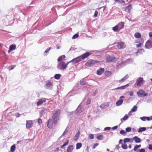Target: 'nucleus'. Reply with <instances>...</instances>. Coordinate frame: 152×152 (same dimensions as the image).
I'll list each match as a JSON object with an SVG mask.
<instances>
[{
    "mask_svg": "<svg viewBox=\"0 0 152 152\" xmlns=\"http://www.w3.org/2000/svg\"><path fill=\"white\" fill-rule=\"evenodd\" d=\"M61 111L58 109L56 110L53 114L52 116V120L54 124H56L57 123V122L59 118Z\"/></svg>",
    "mask_w": 152,
    "mask_h": 152,
    "instance_id": "f257e3e1",
    "label": "nucleus"
},
{
    "mask_svg": "<svg viewBox=\"0 0 152 152\" xmlns=\"http://www.w3.org/2000/svg\"><path fill=\"white\" fill-rule=\"evenodd\" d=\"M69 64V62L66 64L65 62L62 61L58 64L57 68L58 69L61 70L65 69Z\"/></svg>",
    "mask_w": 152,
    "mask_h": 152,
    "instance_id": "f03ea898",
    "label": "nucleus"
},
{
    "mask_svg": "<svg viewBox=\"0 0 152 152\" xmlns=\"http://www.w3.org/2000/svg\"><path fill=\"white\" fill-rule=\"evenodd\" d=\"M99 61H94L93 60H89L86 64V66H91L96 63H99Z\"/></svg>",
    "mask_w": 152,
    "mask_h": 152,
    "instance_id": "7ed1b4c3",
    "label": "nucleus"
},
{
    "mask_svg": "<svg viewBox=\"0 0 152 152\" xmlns=\"http://www.w3.org/2000/svg\"><path fill=\"white\" fill-rule=\"evenodd\" d=\"M137 94L139 97H143L148 95V94L146 93L142 89L139 90L137 92Z\"/></svg>",
    "mask_w": 152,
    "mask_h": 152,
    "instance_id": "20e7f679",
    "label": "nucleus"
},
{
    "mask_svg": "<svg viewBox=\"0 0 152 152\" xmlns=\"http://www.w3.org/2000/svg\"><path fill=\"white\" fill-rule=\"evenodd\" d=\"M144 80L143 78L140 77L137 79L136 84L137 86L140 87L142 86Z\"/></svg>",
    "mask_w": 152,
    "mask_h": 152,
    "instance_id": "39448f33",
    "label": "nucleus"
},
{
    "mask_svg": "<svg viewBox=\"0 0 152 152\" xmlns=\"http://www.w3.org/2000/svg\"><path fill=\"white\" fill-rule=\"evenodd\" d=\"M126 46L125 43L122 41H120L117 43V47L119 49L124 48Z\"/></svg>",
    "mask_w": 152,
    "mask_h": 152,
    "instance_id": "423d86ee",
    "label": "nucleus"
},
{
    "mask_svg": "<svg viewBox=\"0 0 152 152\" xmlns=\"http://www.w3.org/2000/svg\"><path fill=\"white\" fill-rule=\"evenodd\" d=\"M145 47L146 48L150 49L152 48V42L148 40L146 42L145 45Z\"/></svg>",
    "mask_w": 152,
    "mask_h": 152,
    "instance_id": "0eeeda50",
    "label": "nucleus"
},
{
    "mask_svg": "<svg viewBox=\"0 0 152 152\" xmlns=\"http://www.w3.org/2000/svg\"><path fill=\"white\" fill-rule=\"evenodd\" d=\"M54 122L50 119H49L47 123V125L49 129H51L53 128Z\"/></svg>",
    "mask_w": 152,
    "mask_h": 152,
    "instance_id": "6e6552de",
    "label": "nucleus"
},
{
    "mask_svg": "<svg viewBox=\"0 0 152 152\" xmlns=\"http://www.w3.org/2000/svg\"><path fill=\"white\" fill-rule=\"evenodd\" d=\"M91 54V53L87 52L84 54H82L81 56V59L83 60L85 59V58H87L88 56Z\"/></svg>",
    "mask_w": 152,
    "mask_h": 152,
    "instance_id": "1a4fd4ad",
    "label": "nucleus"
},
{
    "mask_svg": "<svg viewBox=\"0 0 152 152\" xmlns=\"http://www.w3.org/2000/svg\"><path fill=\"white\" fill-rule=\"evenodd\" d=\"M53 86V84L52 82L50 81L48 82L46 84L45 87L47 89H50L52 88Z\"/></svg>",
    "mask_w": 152,
    "mask_h": 152,
    "instance_id": "9d476101",
    "label": "nucleus"
},
{
    "mask_svg": "<svg viewBox=\"0 0 152 152\" xmlns=\"http://www.w3.org/2000/svg\"><path fill=\"white\" fill-rule=\"evenodd\" d=\"M115 58L108 56L107 58L106 61L108 62H113L115 61Z\"/></svg>",
    "mask_w": 152,
    "mask_h": 152,
    "instance_id": "9b49d317",
    "label": "nucleus"
},
{
    "mask_svg": "<svg viewBox=\"0 0 152 152\" xmlns=\"http://www.w3.org/2000/svg\"><path fill=\"white\" fill-rule=\"evenodd\" d=\"M46 102V99L44 98H42L41 99H39V101L37 102V106L41 105L43 103V102Z\"/></svg>",
    "mask_w": 152,
    "mask_h": 152,
    "instance_id": "f8f14e48",
    "label": "nucleus"
},
{
    "mask_svg": "<svg viewBox=\"0 0 152 152\" xmlns=\"http://www.w3.org/2000/svg\"><path fill=\"white\" fill-rule=\"evenodd\" d=\"M104 69L101 68L97 70L96 73L97 75H100L104 72Z\"/></svg>",
    "mask_w": 152,
    "mask_h": 152,
    "instance_id": "ddd939ff",
    "label": "nucleus"
},
{
    "mask_svg": "<svg viewBox=\"0 0 152 152\" xmlns=\"http://www.w3.org/2000/svg\"><path fill=\"white\" fill-rule=\"evenodd\" d=\"M33 125L32 121H27L26 124V127L27 128H30Z\"/></svg>",
    "mask_w": 152,
    "mask_h": 152,
    "instance_id": "4468645a",
    "label": "nucleus"
},
{
    "mask_svg": "<svg viewBox=\"0 0 152 152\" xmlns=\"http://www.w3.org/2000/svg\"><path fill=\"white\" fill-rule=\"evenodd\" d=\"M16 48V46L15 45H11L10 46L9 49L8 51V53H9L12 50H15Z\"/></svg>",
    "mask_w": 152,
    "mask_h": 152,
    "instance_id": "2eb2a0df",
    "label": "nucleus"
},
{
    "mask_svg": "<svg viewBox=\"0 0 152 152\" xmlns=\"http://www.w3.org/2000/svg\"><path fill=\"white\" fill-rule=\"evenodd\" d=\"M117 25L119 28V30H120L124 28V22H120Z\"/></svg>",
    "mask_w": 152,
    "mask_h": 152,
    "instance_id": "dca6fc26",
    "label": "nucleus"
},
{
    "mask_svg": "<svg viewBox=\"0 0 152 152\" xmlns=\"http://www.w3.org/2000/svg\"><path fill=\"white\" fill-rule=\"evenodd\" d=\"M136 143H140L141 141V139L137 136H135L132 138Z\"/></svg>",
    "mask_w": 152,
    "mask_h": 152,
    "instance_id": "f3484780",
    "label": "nucleus"
},
{
    "mask_svg": "<svg viewBox=\"0 0 152 152\" xmlns=\"http://www.w3.org/2000/svg\"><path fill=\"white\" fill-rule=\"evenodd\" d=\"M82 111V108L80 106H79L76 110L75 112L77 114L78 113H80Z\"/></svg>",
    "mask_w": 152,
    "mask_h": 152,
    "instance_id": "a211bd4d",
    "label": "nucleus"
},
{
    "mask_svg": "<svg viewBox=\"0 0 152 152\" xmlns=\"http://www.w3.org/2000/svg\"><path fill=\"white\" fill-rule=\"evenodd\" d=\"M132 9L131 5L130 4L126 7L125 8V11L127 12H130Z\"/></svg>",
    "mask_w": 152,
    "mask_h": 152,
    "instance_id": "6ab92c4d",
    "label": "nucleus"
},
{
    "mask_svg": "<svg viewBox=\"0 0 152 152\" xmlns=\"http://www.w3.org/2000/svg\"><path fill=\"white\" fill-rule=\"evenodd\" d=\"M74 149L73 145H69L67 149V152H72Z\"/></svg>",
    "mask_w": 152,
    "mask_h": 152,
    "instance_id": "aec40b11",
    "label": "nucleus"
},
{
    "mask_svg": "<svg viewBox=\"0 0 152 152\" xmlns=\"http://www.w3.org/2000/svg\"><path fill=\"white\" fill-rule=\"evenodd\" d=\"M65 58V56L64 55H62L58 58L57 61L58 62L61 61L62 60L64 59Z\"/></svg>",
    "mask_w": 152,
    "mask_h": 152,
    "instance_id": "412c9836",
    "label": "nucleus"
},
{
    "mask_svg": "<svg viewBox=\"0 0 152 152\" xmlns=\"http://www.w3.org/2000/svg\"><path fill=\"white\" fill-rule=\"evenodd\" d=\"M129 78V76L128 75H125V76H124V77H123L122 79H121V80H119V82H123L125 80H126L128 79Z\"/></svg>",
    "mask_w": 152,
    "mask_h": 152,
    "instance_id": "4be33fe9",
    "label": "nucleus"
},
{
    "mask_svg": "<svg viewBox=\"0 0 152 152\" xmlns=\"http://www.w3.org/2000/svg\"><path fill=\"white\" fill-rule=\"evenodd\" d=\"M134 36L136 38H140L141 37V35L140 33L136 32L134 34Z\"/></svg>",
    "mask_w": 152,
    "mask_h": 152,
    "instance_id": "5701e85b",
    "label": "nucleus"
},
{
    "mask_svg": "<svg viewBox=\"0 0 152 152\" xmlns=\"http://www.w3.org/2000/svg\"><path fill=\"white\" fill-rule=\"evenodd\" d=\"M124 143H126L127 142H130L131 143L133 141L132 139L130 138H126L124 139Z\"/></svg>",
    "mask_w": 152,
    "mask_h": 152,
    "instance_id": "b1692460",
    "label": "nucleus"
},
{
    "mask_svg": "<svg viewBox=\"0 0 152 152\" xmlns=\"http://www.w3.org/2000/svg\"><path fill=\"white\" fill-rule=\"evenodd\" d=\"M129 118V116L127 114H126L125 116L122 118L121 119V123H122L123 121H125L127 120Z\"/></svg>",
    "mask_w": 152,
    "mask_h": 152,
    "instance_id": "393cba45",
    "label": "nucleus"
},
{
    "mask_svg": "<svg viewBox=\"0 0 152 152\" xmlns=\"http://www.w3.org/2000/svg\"><path fill=\"white\" fill-rule=\"evenodd\" d=\"M123 102V100L122 99L118 100L116 102V105L117 106H119L122 104Z\"/></svg>",
    "mask_w": 152,
    "mask_h": 152,
    "instance_id": "a878e982",
    "label": "nucleus"
},
{
    "mask_svg": "<svg viewBox=\"0 0 152 152\" xmlns=\"http://www.w3.org/2000/svg\"><path fill=\"white\" fill-rule=\"evenodd\" d=\"M105 75L107 77H109L112 74V73L111 71H106L104 73Z\"/></svg>",
    "mask_w": 152,
    "mask_h": 152,
    "instance_id": "bb28decb",
    "label": "nucleus"
},
{
    "mask_svg": "<svg viewBox=\"0 0 152 152\" xmlns=\"http://www.w3.org/2000/svg\"><path fill=\"white\" fill-rule=\"evenodd\" d=\"M113 30L114 31H118L120 30H119V28L117 25L115 26L113 28Z\"/></svg>",
    "mask_w": 152,
    "mask_h": 152,
    "instance_id": "cd10ccee",
    "label": "nucleus"
},
{
    "mask_svg": "<svg viewBox=\"0 0 152 152\" xmlns=\"http://www.w3.org/2000/svg\"><path fill=\"white\" fill-rule=\"evenodd\" d=\"M146 130L145 127H141L140 128L138 131L139 132H142Z\"/></svg>",
    "mask_w": 152,
    "mask_h": 152,
    "instance_id": "c85d7f7f",
    "label": "nucleus"
},
{
    "mask_svg": "<svg viewBox=\"0 0 152 152\" xmlns=\"http://www.w3.org/2000/svg\"><path fill=\"white\" fill-rule=\"evenodd\" d=\"M137 106H134L131 109V111H132L133 112L136 111L137 110Z\"/></svg>",
    "mask_w": 152,
    "mask_h": 152,
    "instance_id": "c756f323",
    "label": "nucleus"
},
{
    "mask_svg": "<svg viewBox=\"0 0 152 152\" xmlns=\"http://www.w3.org/2000/svg\"><path fill=\"white\" fill-rule=\"evenodd\" d=\"M82 146V144L81 143H78L76 144V149H80Z\"/></svg>",
    "mask_w": 152,
    "mask_h": 152,
    "instance_id": "7c9ffc66",
    "label": "nucleus"
},
{
    "mask_svg": "<svg viewBox=\"0 0 152 152\" xmlns=\"http://www.w3.org/2000/svg\"><path fill=\"white\" fill-rule=\"evenodd\" d=\"M61 76V75L60 74H56L54 76V77L55 79L58 80L59 79Z\"/></svg>",
    "mask_w": 152,
    "mask_h": 152,
    "instance_id": "2f4dec72",
    "label": "nucleus"
},
{
    "mask_svg": "<svg viewBox=\"0 0 152 152\" xmlns=\"http://www.w3.org/2000/svg\"><path fill=\"white\" fill-rule=\"evenodd\" d=\"M15 145H12L11 147L10 151L12 152H14L15 150Z\"/></svg>",
    "mask_w": 152,
    "mask_h": 152,
    "instance_id": "473e14b6",
    "label": "nucleus"
},
{
    "mask_svg": "<svg viewBox=\"0 0 152 152\" xmlns=\"http://www.w3.org/2000/svg\"><path fill=\"white\" fill-rule=\"evenodd\" d=\"M141 147V145L140 144L139 145H136L134 148V151H136L139 148Z\"/></svg>",
    "mask_w": 152,
    "mask_h": 152,
    "instance_id": "72a5a7b5",
    "label": "nucleus"
},
{
    "mask_svg": "<svg viewBox=\"0 0 152 152\" xmlns=\"http://www.w3.org/2000/svg\"><path fill=\"white\" fill-rule=\"evenodd\" d=\"M121 147L124 149H126L128 148L127 145L125 143L122 144Z\"/></svg>",
    "mask_w": 152,
    "mask_h": 152,
    "instance_id": "f704fd0d",
    "label": "nucleus"
},
{
    "mask_svg": "<svg viewBox=\"0 0 152 152\" xmlns=\"http://www.w3.org/2000/svg\"><path fill=\"white\" fill-rule=\"evenodd\" d=\"M69 63L71 62H73L74 64H76L77 63V61L76 59V58L73 59L72 60L69 62Z\"/></svg>",
    "mask_w": 152,
    "mask_h": 152,
    "instance_id": "c9c22d12",
    "label": "nucleus"
},
{
    "mask_svg": "<svg viewBox=\"0 0 152 152\" xmlns=\"http://www.w3.org/2000/svg\"><path fill=\"white\" fill-rule=\"evenodd\" d=\"M80 84L82 85H85L86 84V81L84 80H81L80 81Z\"/></svg>",
    "mask_w": 152,
    "mask_h": 152,
    "instance_id": "e433bc0d",
    "label": "nucleus"
},
{
    "mask_svg": "<svg viewBox=\"0 0 152 152\" xmlns=\"http://www.w3.org/2000/svg\"><path fill=\"white\" fill-rule=\"evenodd\" d=\"M96 138L99 140H102L103 138V136L102 135H99L97 136Z\"/></svg>",
    "mask_w": 152,
    "mask_h": 152,
    "instance_id": "4c0bfd02",
    "label": "nucleus"
},
{
    "mask_svg": "<svg viewBox=\"0 0 152 152\" xmlns=\"http://www.w3.org/2000/svg\"><path fill=\"white\" fill-rule=\"evenodd\" d=\"M81 58H82L81 57V56H80L76 58V59L77 60V62L83 60V59H81Z\"/></svg>",
    "mask_w": 152,
    "mask_h": 152,
    "instance_id": "58836bf2",
    "label": "nucleus"
},
{
    "mask_svg": "<svg viewBox=\"0 0 152 152\" xmlns=\"http://www.w3.org/2000/svg\"><path fill=\"white\" fill-rule=\"evenodd\" d=\"M68 142H69V140H68L66 142H65L62 145H61V148H63L64 146L67 145L68 144Z\"/></svg>",
    "mask_w": 152,
    "mask_h": 152,
    "instance_id": "ea45409f",
    "label": "nucleus"
},
{
    "mask_svg": "<svg viewBox=\"0 0 152 152\" xmlns=\"http://www.w3.org/2000/svg\"><path fill=\"white\" fill-rule=\"evenodd\" d=\"M80 132L79 131H78V132L76 133L75 135V137L76 138V140L77 139L80 135Z\"/></svg>",
    "mask_w": 152,
    "mask_h": 152,
    "instance_id": "a19ab883",
    "label": "nucleus"
},
{
    "mask_svg": "<svg viewBox=\"0 0 152 152\" xmlns=\"http://www.w3.org/2000/svg\"><path fill=\"white\" fill-rule=\"evenodd\" d=\"M79 37V35L77 34H74L72 37V38L73 39H75L78 38Z\"/></svg>",
    "mask_w": 152,
    "mask_h": 152,
    "instance_id": "79ce46f5",
    "label": "nucleus"
},
{
    "mask_svg": "<svg viewBox=\"0 0 152 152\" xmlns=\"http://www.w3.org/2000/svg\"><path fill=\"white\" fill-rule=\"evenodd\" d=\"M115 1L118 3H122L124 2V1L123 0H114Z\"/></svg>",
    "mask_w": 152,
    "mask_h": 152,
    "instance_id": "37998d69",
    "label": "nucleus"
},
{
    "mask_svg": "<svg viewBox=\"0 0 152 152\" xmlns=\"http://www.w3.org/2000/svg\"><path fill=\"white\" fill-rule=\"evenodd\" d=\"M120 133L123 135H125L126 133V132H125L124 130H122L120 131Z\"/></svg>",
    "mask_w": 152,
    "mask_h": 152,
    "instance_id": "c03bdc74",
    "label": "nucleus"
},
{
    "mask_svg": "<svg viewBox=\"0 0 152 152\" xmlns=\"http://www.w3.org/2000/svg\"><path fill=\"white\" fill-rule=\"evenodd\" d=\"M128 86H129V85L128 84H127L125 86H121V89H125V87H128Z\"/></svg>",
    "mask_w": 152,
    "mask_h": 152,
    "instance_id": "a18cd8bd",
    "label": "nucleus"
},
{
    "mask_svg": "<svg viewBox=\"0 0 152 152\" xmlns=\"http://www.w3.org/2000/svg\"><path fill=\"white\" fill-rule=\"evenodd\" d=\"M91 103V100L90 99H88L86 103V105H88L89 104H90Z\"/></svg>",
    "mask_w": 152,
    "mask_h": 152,
    "instance_id": "49530a36",
    "label": "nucleus"
},
{
    "mask_svg": "<svg viewBox=\"0 0 152 152\" xmlns=\"http://www.w3.org/2000/svg\"><path fill=\"white\" fill-rule=\"evenodd\" d=\"M131 129H132L131 127H128L126 129V132H131Z\"/></svg>",
    "mask_w": 152,
    "mask_h": 152,
    "instance_id": "de8ad7c7",
    "label": "nucleus"
},
{
    "mask_svg": "<svg viewBox=\"0 0 152 152\" xmlns=\"http://www.w3.org/2000/svg\"><path fill=\"white\" fill-rule=\"evenodd\" d=\"M38 124L39 125H40L41 124H42V120L40 119H39V118L38 119Z\"/></svg>",
    "mask_w": 152,
    "mask_h": 152,
    "instance_id": "09e8293b",
    "label": "nucleus"
},
{
    "mask_svg": "<svg viewBox=\"0 0 152 152\" xmlns=\"http://www.w3.org/2000/svg\"><path fill=\"white\" fill-rule=\"evenodd\" d=\"M89 137L91 139H92L94 138V135L93 134H90L89 135Z\"/></svg>",
    "mask_w": 152,
    "mask_h": 152,
    "instance_id": "8fccbe9b",
    "label": "nucleus"
},
{
    "mask_svg": "<svg viewBox=\"0 0 152 152\" xmlns=\"http://www.w3.org/2000/svg\"><path fill=\"white\" fill-rule=\"evenodd\" d=\"M99 145V143H95L93 146L92 147V148L93 149H95L96 147L98 145Z\"/></svg>",
    "mask_w": 152,
    "mask_h": 152,
    "instance_id": "3c124183",
    "label": "nucleus"
},
{
    "mask_svg": "<svg viewBox=\"0 0 152 152\" xmlns=\"http://www.w3.org/2000/svg\"><path fill=\"white\" fill-rule=\"evenodd\" d=\"M146 120H147L148 121H149L150 120H152V116H151L150 118L149 117H146Z\"/></svg>",
    "mask_w": 152,
    "mask_h": 152,
    "instance_id": "603ef678",
    "label": "nucleus"
},
{
    "mask_svg": "<svg viewBox=\"0 0 152 152\" xmlns=\"http://www.w3.org/2000/svg\"><path fill=\"white\" fill-rule=\"evenodd\" d=\"M146 117L143 116L140 118V119L143 121H145L146 120Z\"/></svg>",
    "mask_w": 152,
    "mask_h": 152,
    "instance_id": "864d4df0",
    "label": "nucleus"
},
{
    "mask_svg": "<svg viewBox=\"0 0 152 152\" xmlns=\"http://www.w3.org/2000/svg\"><path fill=\"white\" fill-rule=\"evenodd\" d=\"M51 49V48H49L47 49L45 51L44 53H48L49 50H50Z\"/></svg>",
    "mask_w": 152,
    "mask_h": 152,
    "instance_id": "5fc2aeb1",
    "label": "nucleus"
},
{
    "mask_svg": "<svg viewBox=\"0 0 152 152\" xmlns=\"http://www.w3.org/2000/svg\"><path fill=\"white\" fill-rule=\"evenodd\" d=\"M98 12L97 11H95L94 14V16L95 17H97L98 15Z\"/></svg>",
    "mask_w": 152,
    "mask_h": 152,
    "instance_id": "6e6d98bb",
    "label": "nucleus"
},
{
    "mask_svg": "<svg viewBox=\"0 0 152 152\" xmlns=\"http://www.w3.org/2000/svg\"><path fill=\"white\" fill-rule=\"evenodd\" d=\"M142 43H140L136 45V46L137 47H140L142 45Z\"/></svg>",
    "mask_w": 152,
    "mask_h": 152,
    "instance_id": "4d7b16f0",
    "label": "nucleus"
},
{
    "mask_svg": "<svg viewBox=\"0 0 152 152\" xmlns=\"http://www.w3.org/2000/svg\"><path fill=\"white\" fill-rule=\"evenodd\" d=\"M128 93H129V95L130 96H133V91L129 92Z\"/></svg>",
    "mask_w": 152,
    "mask_h": 152,
    "instance_id": "13d9d810",
    "label": "nucleus"
},
{
    "mask_svg": "<svg viewBox=\"0 0 152 152\" xmlns=\"http://www.w3.org/2000/svg\"><path fill=\"white\" fill-rule=\"evenodd\" d=\"M148 148L149 149L152 150V144L149 145Z\"/></svg>",
    "mask_w": 152,
    "mask_h": 152,
    "instance_id": "bf43d9fd",
    "label": "nucleus"
},
{
    "mask_svg": "<svg viewBox=\"0 0 152 152\" xmlns=\"http://www.w3.org/2000/svg\"><path fill=\"white\" fill-rule=\"evenodd\" d=\"M110 127H106L104 128V130H110Z\"/></svg>",
    "mask_w": 152,
    "mask_h": 152,
    "instance_id": "052dcab7",
    "label": "nucleus"
},
{
    "mask_svg": "<svg viewBox=\"0 0 152 152\" xmlns=\"http://www.w3.org/2000/svg\"><path fill=\"white\" fill-rule=\"evenodd\" d=\"M118 89H121V87H120L117 88H115V89H113V90H118Z\"/></svg>",
    "mask_w": 152,
    "mask_h": 152,
    "instance_id": "680f3d73",
    "label": "nucleus"
},
{
    "mask_svg": "<svg viewBox=\"0 0 152 152\" xmlns=\"http://www.w3.org/2000/svg\"><path fill=\"white\" fill-rule=\"evenodd\" d=\"M118 89H121V87H120L117 88H115V89H113V90H118Z\"/></svg>",
    "mask_w": 152,
    "mask_h": 152,
    "instance_id": "e2e57ef3",
    "label": "nucleus"
},
{
    "mask_svg": "<svg viewBox=\"0 0 152 152\" xmlns=\"http://www.w3.org/2000/svg\"><path fill=\"white\" fill-rule=\"evenodd\" d=\"M118 126H114V127H113L112 128V129H113V130H115L116 129H117L118 128Z\"/></svg>",
    "mask_w": 152,
    "mask_h": 152,
    "instance_id": "0e129e2a",
    "label": "nucleus"
},
{
    "mask_svg": "<svg viewBox=\"0 0 152 152\" xmlns=\"http://www.w3.org/2000/svg\"><path fill=\"white\" fill-rule=\"evenodd\" d=\"M149 36L150 37H152V32H150L149 33Z\"/></svg>",
    "mask_w": 152,
    "mask_h": 152,
    "instance_id": "69168bd1",
    "label": "nucleus"
},
{
    "mask_svg": "<svg viewBox=\"0 0 152 152\" xmlns=\"http://www.w3.org/2000/svg\"><path fill=\"white\" fill-rule=\"evenodd\" d=\"M132 111H131H131H130L129 112V113H128V114L129 115H131V114H132Z\"/></svg>",
    "mask_w": 152,
    "mask_h": 152,
    "instance_id": "338daca9",
    "label": "nucleus"
},
{
    "mask_svg": "<svg viewBox=\"0 0 152 152\" xmlns=\"http://www.w3.org/2000/svg\"><path fill=\"white\" fill-rule=\"evenodd\" d=\"M122 139H120L119 140V143L120 144L122 142Z\"/></svg>",
    "mask_w": 152,
    "mask_h": 152,
    "instance_id": "774afa93",
    "label": "nucleus"
}]
</instances>
